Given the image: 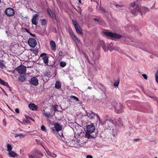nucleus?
Returning a JSON list of instances; mask_svg holds the SVG:
<instances>
[{"label":"nucleus","instance_id":"f257e3e1","mask_svg":"<svg viewBox=\"0 0 158 158\" xmlns=\"http://www.w3.org/2000/svg\"><path fill=\"white\" fill-rule=\"evenodd\" d=\"M113 103L115 104L114 108L116 113L120 114L123 112V106L121 103H118L116 102H114Z\"/></svg>","mask_w":158,"mask_h":158},{"label":"nucleus","instance_id":"f03ea898","mask_svg":"<svg viewBox=\"0 0 158 158\" xmlns=\"http://www.w3.org/2000/svg\"><path fill=\"white\" fill-rule=\"evenodd\" d=\"M144 10L145 12L149 11V9L146 7H141L139 6H136L135 10L132 11V14L134 15H137L138 13L141 12V10Z\"/></svg>","mask_w":158,"mask_h":158},{"label":"nucleus","instance_id":"7ed1b4c3","mask_svg":"<svg viewBox=\"0 0 158 158\" xmlns=\"http://www.w3.org/2000/svg\"><path fill=\"white\" fill-rule=\"evenodd\" d=\"M104 34L111 38L119 39L121 37L120 35L112 32H105Z\"/></svg>","mask_w":158,"mask_h":158},{"label":"nucleus","instance_id":"20e7f679","mask_svg":"<svg viewBox=\"0 0 158 158\" xmlns=\"http://www.w3.org/2000/svg\"><path fill=\"white\" fill-rule=\"evenodd\" d=\"M86 115L91 120L93 119L94 118V117L95 116L96 117V118L97 120L98 119L100 120V118L98 115L92 111L89 112H86Z\"/></svg>","mask_w":158,"mask_h":158},{"label":"nucleus","instance_id":"39448f33","mask_svg":"<svg viewBox=\"0 0 158 158\" xmlns=\"http://www.w3.org/2000/svg\"><path fill=\"white\" fill-rule=\"evenodd\" d=\"M5 13L8 16H12L15 14V11L12 8H8L6 9Z\"/></svg>","mask_w":158,"mask_h":158},{"label":"nucleus","instance_id":"423d86ee","mask_svg":"<svg viewBox=\"0 0 158 158\" xmlns=\"http://www.w3.org/2000/svg\"><path fill=\"white\" fill-rule=\"evenodd\" d=\"M16 70L20 74L25 73L26 72V67L23 65H20L17 67Z\"/></svg>","mask_w":158,"mask_h":158},{"label":"nucleus","instance_id":"0eeeda50","mask_svg":"<svg viewBox=\"0 0 158 158\" xmlns=\"http://www.w3.org/2000/svg\"><path fill=\"white\" fill-rule=\"evenodd\" d=\"M29 45L32 48L35 47L37 44V42L33 38H30L28 41Z\"/></svg>","mask_w":158,"mask_h":158},{"label":"nucleus","instance_id":"6e6552de","mask_svg":"<svg viewBox=\"0 0 158 158\" xmlns=\"http://www.w3.org/2000/svg\"><path fill=\"white\" fill-rule=\"evenodd\" d=\"M62 126L58 123H55L54 124V128H52L53 132H55V131L57 132L60 131L62 130Z\"/></svg>","mask_w":158,"mask_h":158},{"label":"nucleus","instance_id":"1a4fd4ad","mask_svg":"<svg viewBox=\"0 0 158 158\" xmlns=\"http://www.w3.org/2000/svg\"><path fill=\"white\" fill-rule=\"evenodd\" d=\"M113 45L112 44H107L106 45H104L102 46V48L105 52H107L108 50H109L110 51H112L113 50V49H111V47L113 46Z\"/></svg>","mask_w":158,"mask_h":158},{"label":"nucleus","instance_id":"9d476101","mask_svg":"<svg viewBox=\"0 0 158 158\" xmlns=\"http://www.w3.org/2000/svg\"><path fill=\"white\" fill-rule=\"evenodd\" d=\"M95 130V127L92 124L88 125L86 127V131L90 133L94 132Z\"/></svg>","mask_w":158,"mask_h":158},{"label":"nucleus","instance_id":"9b49d317","mask_svg":"<svg viewBox=\"0 0 158 158\" xmlns=\"http://www.w3.org/2000/svg\"><path fill=\"white\" fill-rule=\"evenodd\" d=\"M43 156L42 154L40 152L35 153L33 155L31 154H28V156L29 158H40Z\"/></svg>","mask_w":158,"mask_h":158},{"label":"nucleus","instance_id":"f8f14e48","mask_svg":"<svg viewBox=\"0 0 158 158\" xmlns=\"http://www.w3.org/2000/svg\"><path fill=\"white\" fill-rule=\"evenodd\" d=\"M30 83L34 85H37L38 84V80L36 77H33L30 80Z\"/></svg>","mask_w":158,"mask_h":158},{"label":"nucleus","instance_id":"ddd939ff","mask_svg":"<svg viewBox=\"0 0 158 158\" xmlns=\"http://www.w3.org/2000/svg\"><path fill=\"white\" fill-rule=\"evenodd\" d=\"M38 14H35L33 16L31 19L32 23V24L37 25L38 22Z\"/></svg>","mask_w":158,"mask_h":158},{"label":"nucleus","instance_id":"4468645a","mask_svg":"<svg viewBox=\"0 0 158 158\" xmlns=\"http://www.w3.org/2000/svg\"><path fill=\"white\" fill-rule=\"evenodd\" d=\"M40 56L42 57L44 63L47 64L48 63V57L46 56V54L45 53H42L41 54Z\"/></svg>","mask_w":158,"mask_h":158},{"label":"nucleus","instance_id":"2eb2a0df","mask_svg":"<svg viewBox=\"0 0 158 158\" xmlns=\"http://www.w3.org/2000/svg\"><path fill=\"white\" fill-rule=\"evenodd\" d=\"M28 107L30 109L36 111L38 109L37 106L33 103L30 104L28 105Z\"/></svg>","mask_w":158,"mask_h":158},{"label":"nucleus","instance_id":"dca6fc26","mask_svg":"<svg viewBox=\"0 0 158 158\" xmlns=\"http://www.w3.org/2000/svg\"><path fill=\"white\" fill-rule=\"evenodd\" d=\"M116 102L115 101H114L112 102L111 101H109L106 102V106L107 107L109 108L110 109H112L113 107L114 108V106L115 104L113 103V102Z\"/></svg>","mask_w":158,"mask_h":158},{"label":"nucleus","instance_id":"f3484780","mask_svg":"<svg viewBox=\"0 0 158 158\" xmlns=\"http://www.w3.org/2000/svg\"><path fill=\"white\" fill-rule=\"evenodd\" d=\"M50 45L52 50L55 51L56 49V45L54 41L52 40L50 41Z\"/></svg>","mask_w":158,"mask_h":158},{"label":"nucleus","instance_id":"a211bd4d","mask_svg":"<svg viewBox=\"0 0 158 158\" xmlns=\"http://www.w3.org/2000/svg\"><path fill=\"white\" fill-rule=\"evenodd\" d=\"M75 28L77 33L81 35L83 34L82 29L79 25L75 27Z\"/></svg>","mask_w":158,"mask_h":158},{"label":"nucleus","instance_id":"6ab92c4d","mask_svg":"<svg viewBox=\"0 0 158 158\" xmlns=\"http://www.w3.org/2000/svg\"><path fill=\"white\" fill-rule=\"evenodd\" d=\"M90 133L88 131L85 132V137L88 139H94V137L90 134Z\"/></svg>","mask_w":158,"mask_h":158},{"label":"nucleus","instance_id":"aec40b11","mask_svg":"<svg viewBox=\"0 0 158 158\" xmlns=\"http://www.w3.org/2000/svg\"><path fill=\"white\" fill-rule=\"evenodd\" d=\"M46 152L47 155L50 157L53 158H55L56 156V154H54L53 153H51L50 151H49L48 150L46 151Z\"/></svg>","mask_w":158,"mask_h":158},{"label":"nucleus","instance_id":"412c9836","mask_svg":"<svg viewBox=\"0 0 158 158\" xmlns=\"http://www.w3.org/2000/svg\"><path fill=\"white\" fill-rule=\"evenodd\" d=\"M26 76L25 75L20 76L18 78V80L21 82H23L26 79Z\"/></svg>","mask_w":158,"mask_h":158},{"label":"nucleus","instance_id":"4be33fe9","mask_svg":"<svg viewBox=\"0 0 158 158\" xmlns=\"http://www.w3.org/2000/svg\"><path fill=\"white\" fill-rule=\"evenodd\" d=\"M55 87L57 89H60L61 87V83L59 81H57L55 84Z\"/></svg>","mask_w":158,"mask_h":158},{"label":"nucleus","instance_id":"5701e85b","mask_svg":"<svg viewBox=\"0 0 158 158\" xmlns=\"http://www.w3.org/2000/svg\"><path fill=\"white\" fill-rule=\"evenodd\" d=\"M8 154L9 155L12 157H15L17 156V154L14 151H11L9 152Z\"/></svg>","mask_w":158,"mask_h":158},{"label":"nucleus","instance_id":"b1692460","mask_svg":"<svg viewBox=\"0 0 158 158\" xmlns=\"http://www.w3.org/2000/svg\"><path fill=\"white\" fill-rule=\"evenodd\" d=\"M0 68L2 69H4V68H6L4 61L3 60H0Z\"/></svg>","mask_w":158,"mask_h":158},{"label":"nucleus","instance_id":"393cba45","mask_svg":"<svg viewBox=\"0 0 158 158\" xmlns=\"http://www.w3.org/2000/svg\"><path fill=\"white\" fill-rule=\"evenodd\" d=\"M43 114L44 116L47 118H49L51 115V114L50 112H46L45 110L43 111Z\"/></svg>","mask_w":158,"mask_h":158},{"label":"nucleus","instance_id":"a878e982","mask_svg":"<svg viewBox=\"0 0 158 158\" xmlns=\"http://www.w3.org/2000/svg\"><path fill=\"white\" fill-rule=\"evenodd\" d=\"M41 24L42 25H46L47 23V21L46 19H43L41 20Z\"/></svg>","mask_w":158,"mask_h":158},{"label":"nucleus","instance_id":"bb28decb","mask_svg":"<svg viewBox=\"0 0 158 158\" xmlns=\"http://www.w3.org/2000/svg\"><path fill=\"white\" fill-rule=\"evenodd\" d=\"M19 136L20 137H25V135L22 134L20 133H18V134H15V137L16 138L18 137Z\"/></svg>","mask_w":158,"mask_h":158},{"label":"nucleus","instance_id":"cd10ccee","mask_svg":"<svg viewBox=\"0 0 158 158\" xmlns=\"http://www.w3.org/2000/svg\"><path fill=\"white\" fill-rule=\"evenodd\" d=\"M7 150L9 152L11 151L12 147L11 144H8L7 145Z\"/></svg>","mask_w":158,"mask_h":158},{"label":"nucleus","instance_id":"c85d7f7f","mask_svg":"<svg viewBox=\"0 0 158 158\" xmlns=\"http://www.w3.org/2000/svg\"><path fill=\"white\" fill-rule=\"evenodd\" d=\"M72 22L73 23V24L75 27L77 26H78L79 25L77 23V21L74 19H73L72 20Z\"/></svg>","mask_w":158,"mask_h":158},{"label":"nucleus","instance_id":"c756f323","mask_svg":"<svg viewBox=\"0 0 158 158\" xmlns=\"http://www.w3.org/2000/svg\"><path fill=\"white\" fill-rule=\"evenodd\" d=\"M60 65L61 67L64 68L66 65V63L63 61H61L60 63Z\"/></svg>","mask_w":158,"mask_h":158},{"label":"nucleus","instance_id":"7c9ffc66","mask_svg":"<svg viewBox=\"0 0 158 158\" xmlns=\"http://www.w3.org/2000/svg\"><path fill=\"white\" fill-rule=\"evenodd\" d=\"M70 98H71L73 99L77 102H78L79 101V99L77 97L75 96L72 95L70 96Z\"/></svg>","mask_w":158,"mask_h":158},{"label":"nucleus","instance_id":"2f4dec72","mask_svg":"<svg viewBox=\"0 0 158 158\" xmlns=\"http://www.w3.org/2000/svg\"><path fill=\"white\" fill-rule=\"evenodd\" d=\"M119 83V80H117L115 81L114 84V86L116 87H118Z\"/></svg>","mask_w":158,"mask_h":158},{"label":"nucleus","instance_id":"473e14b6","mask_svg":"<svg viewBox=\"0 0 158 158\" xmlns=\"http://www.w3.org/2000/svg\"><path fill=\"white\" fill-rule=\"evenodd\" d=\"M155 79L157 83H158V69L155 74Z\"/></svg>","mask_w":158,"mask_h":158},{"label":"nucleus","instance_id":"72a5a7b5","mask_svg":"<svg viewBox=\"0 0 158 158\" xmlns=\"http://www.w3.org/2000/svg\"><path fill=\"white\" fill-rule=\"evenodd\" d=\"M1 83L3 85H6V86H9V85L8 84V83L5 81H4L1 80L0 81Z\"/></svg>","mask_w":158,"mask_h":158},{"label":"nucleus","instance_id":"f704fd0d","mask_svg":"<svg viewBox=\"0 0 158 158\" xmlns=\"http://www.w3.org/2000/svg\"><path fill=\"white\" fill-rule=\"evenodd\" d=\"M74 39L75 42H77V43H78V44H81V40L80 39H79L77 36H75V38H73Z\"/></svg>","mask_w":158,"mask_h":158},{"label":"nucleus","instance_id":"c9c22d12","mask_svg":"<svg viewBox=\"0 0 158 158\" xmlns=\"http://www.w3.org/2000/svg\"><path fill=\"white\" fill-rule=\"evenodd\" d=\"M50 16L52 19H53L54 18H55V19L56 18L55 13L52 12L51 14H50Z\"/></svg>","mask_w":158,"mask_h":158},{"label":"nucleus","instance_id":"e433bc0d","mask_svg":"<svg viewBox=\"0 0 158 158\" xmlns=\"http://www.w3.org/2000/svg\"><path fill=\"white\" fill-rule=\"evenodd\" d=\"M70 35L73 38H75V36H76L73 33V32L72 31H71L69 32Z\"/></svg>","mask_w":158,"mask_h":158},{"label":"nucleus","instance_id":"4c0bfd02","mask_svg":"<svg viewBox=\"0 0 158 158\" xmlns=\"http://www.w3.org/2000/svg\"><path fill=\"white\" fill-rule=\"evenodd\" d=\"M53 107L55 111H58L57 109L58 107V106L57 105H54L53 106Z\"/></svg>","mask_w":158,"mask_h":158},{"label":"nucleus","instance_id":"58836bf2","mask_svg":"<svg viewBox=\"0 0 158 158\" xmlns=\"http://www.w3.org/2000/svg\"><path fill=\"white\" fill-rule=\"evenodd\" d=\"M41 129L44 131H46V130L45 127L44 125H42L41 127Z\"/></svg>","mask_w":158,"mask_h":158},{"label":"nucleus","instance_id":"ea45409f","mask_svg":"<svg viewBox=\"0 0 158 158\" xmlns=\"http://www.w3.org/2000/svg\"><path fill=\"white\" fill-rule=\"evenodd\" d=\"M63 134L62 133H61L60 134L58 133V134H57V136L58 139H60V138H61Z\"/></svg>","mask_w":158,"mask_h":158},{"label":"nucleus","instance_id":"a19ab883","mask_svg":"<svg viewBox=\"0 0 158 158\" xmlns=\"http://www.w3.org/2000/svg\"><path fill=\"white\" fill-rule=\"evenodd\" d=\"M47 11L48 12V13L49 14V15H50V14H51L52 11L50 10V9L49 8H48L47 9Z\"/></svg>","mask_w":158,"mask_h":158},{"label":"nucleus","instance_id":"79ce46f5","mask_svg":"<svg viewBox=\"0 0 158 158\" xmlns=\"http://www.w3.org/2000/svg\"><path fill=\"white\" fill-rule=\"evenodd\" d=\"M142 75L145 79L146 80L147 79L148 76L146 74H142Z\"/></svg>","mask_w":158,"mask_h":158},{"label":"nucleus","instance_id":"37998d69","mask_svg":"<svg viewBox=\"0 0 158 158\" xmlns=\"http://www.w3.org/2000/svg\"><path fill=\"white\" fill-rule=\"evenodd\" d=\"M15 111L16 113L18 114L19 113V110L18 108H16L15 110Z\"/></svg>","mask_w":158,"mask_h":158},{"label":"nucleus","instance_id":"c03bdc74","mask_svg":"<svg viewBox=\"0 0 158 158\" xmlns=\"http://www.w3.org/2000/svg\"><path fill=\"white\" fill-rule=\"evenodd\" d=\"M110 122L113 123V124H116V120H115V121L113 120H110Z\"/></svg>","mask_w":158,"mask_h":158},{"label":"nucleus","instance_id":"a18cd8bd","mask_svg":"<svg viewBox=\"0 0 158 158\" xmlns=\"http://www.w3.org/2000/svg\"><path fill=\"white\" fill-rule=\"evenodd\" d=\"M3 123L4 125L6 126V120L5 119H4L3 120Z\"/></svg>","mask_w":158,"mask_h":158},{"label":"nucleus","instance_id":"49530a36","mask_svg":"<svg viewBox=\"0 0 158 158\" xmlns=\"http://www.w3.org/2000/svg\"><path fill=\"white\" fill-rule=\"evenodd\" d=\"M116 6L118 8H119V7L122 8L123 7V5H119L117 4L116 5Z\"/></svg>","mask_w":158,"mask_h":158},{"label":"nucleus","instance_id":"de8ad7c7","mask_svg":"<svg viewBox=\"0 0 158 158\" xmlns=\"http://www.w3.org/2000/svg\"><path fill=\"white\" fill-rule=\"evenodd\" d=\"M28 32H29V33L30 35L31 36H33V37H35V35L34 34H32L31 33V32H30L29 31H28Z\"/></svg>","mask_w":158,"mask_h":158},{"label":"nucleus","instance_id":"09e8293b","mask_svg":"<svg viewBox=\"0 0 158 158\" xmlns=\"http://www.w3.org/2000/svg\"><path fill=\"white\" fill-rule=\"evenodd\" d=\"M86 158H93V156L90 155H88L86 156Z\"/></svg>","mask_w":158,"mask_h":158},{"label":"nucleus","instance_id":"8fccbe9b","mask_svg":"<svg viewBox=\"0 0 158 158\" xmlns=\"http://www.w3.org/2000/svg\"><path fill=\"white\" fill-rule=\"evenodd\" d=\"M135 3L134 2H133L131 4V6H132V7H134L135 6Z\"/></svg>","mask_w":158,"mask_h":158},{"label":"nucleus","instance_id":"3c124183","mask_svg":"<svg viewBox=\"0 0 158 158\" xmlns=\"http://www.w3.org/2000/svg\"><path fill=\"white\" fill-rule=\"evenodd\" d=\"M94 20L95 22H99V20L98 19H94Z\"/></svg>","mask_w":158,"mask_h":158},{"label":"nucleus","instance_id":"603ef678","mask_svg":"<svg viewBox=\"0 0 158 158\" xmlns=\"http://www.w3.org/2000/svg\"><path fill=\"white\" fill-rule=\"evenodd\" d=\"M62 54V52H59V55H61Z\"/></svg>","mask_w":158,"mask_h":158},{"label":"nucleus","instance_id":"864d4df0","mask_svg":"<svg viewBox=\"0 0 158 158\" xmlns=\"http://www.w3.org/2000/svg\"><path fill=\"white\" fill-rule=\"evenodd\" d=\"M88 89H91V87H88Z\"/></svg>","mask_w":158,"mask_h":158},{"label":"nucleus","instance_id":"5fc2aeb1","mask_svg":"<svg viewBox=\"0 0 158 158\" xmlns=\"http://www.w3.org/2000/svg\"><path fill=\"white\" fill-rule=\"evenodd\" d=\"M78 2L80 3H81V0H78Z\"/></svg>","mask_w":158,"mask_h":158},{"label":"nucleus","instance_id":"6e6d98bb","mask_svg":"<svg viewBox=\"0 0 158 158\" xmlns=\"http://www.w3.org/2000/svg\"><path fill=\"white\" fill-rule=\"evenodd\" d=\"M42 146L44 148V149L46 151H47L46 149H45L44 147L42 145Z\"/></svg>","mask_w":158,"mask_h":158},{"label":"nucleus","instance_id":"4d7b16f0","mask_svg":"<svg viewBox=\"0 0 158 158\" xmlns=\"http://www.w3.org/2000/svg\"><path fill=\"white\" fill-rule=\"evenodd\" d=\"M28 31H29L28 30H27V29H26V32H27V33H29V32H28Z\"/></svg>","mask_w":158,"mask_h":158},{"label":"nucleus","instance_id":"13d9d810","mask_svg":"<svg viewBox=\"0 0 158 158\" xmlns=\"http://www.w3.org/2000/svg\"><path fill=\"white\" fill-rule=\"evenodd\" d=\"M135 140H136V141H137L138 140V139H135Z\"/></svg>","mask_w":158,"mask_h":158},{"label":"nucleus","instance_id":"bf43d9fd","mask_svg":"<svg viewBox=\"0 0 158 158\" xmlns=\"http://www.w3.org/2000/svg\"><path fill=\"white\" fill-rule=\"evenodd\" d=\"M111 48V49H112V48ZM113 50H115V49H114V48H113Z\"/></svg>","mask_w":158,"mask_h":158},{"label":"nucleus","instance_id":"052dcab7","mask_svg":"<svg viewBox=\"0 0 158 158\" xmlns=\"http://www.w3.org/2000/svg\"><path fill=\"white\" fill-rule=\"evenodd\" d=\"M141 15H142V12H141Z\"/></svg>","mask_w":158,"mask_h":158},{"label":"nucleus","instance_id":"680f3d73","mask_svg":"<svg viewBox=\"0 0 158 158\" xmlns=\"http://www.w3.org/2000/svg\"><path fill=\"white\" fill-rule=\"evenodd\" d=\"M154 158H158L157 157H155Z\"/></svg>","mask_w":158,"mask_h":158},{"label":"nucleus","instance_id":"e2e57ef3","mask_svg":"<svg viewBox=\"0 0 158 158\" xmlns=\"http://www.w3.org/2000/svg\"><path fill=\"white\" fill-rule=\"evenodd\" d=\"M35 140L37 141V139H35Z\"/></svg>","mask_w":158,"mask_h":158},{"label":"nucleus","instance_id":"0e129e2a","mask_svg":"<svg viewBox=\"0 0 158 158\" xmlns=\"http://www.w3.org/2000/svg\"><path fill=\"white\" fill-rule=\"evenodd\" d=\"M100 85H102L101 84H100Z\"/></svg>","mask_w":158,"mask_h":158},{"label":"nucleus","instance_id":"69168bd1","mask_svg":"<svg viewBox=\"0 0 158 158\" xmlns=\"http://www.w3.org/2000/svg\"><path fill=\"white\" fill-rule=\"evenodd\" d=\"M118 121H119V122L120 121V120H118Z\"/></svg>","mask_w":158,"mask_h":158}]
</instances>
